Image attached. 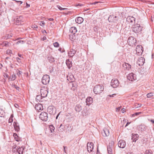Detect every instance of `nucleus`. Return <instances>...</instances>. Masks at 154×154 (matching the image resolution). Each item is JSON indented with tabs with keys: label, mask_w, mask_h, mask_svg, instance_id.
Masks as SVG:
<instances>
[{
	"label": "nucleus",
	"mask_w": 154,
	"mask_h": 154,
	"mask_svg": "<svg viewBox=\"0 0 154 154\" xmlns=\"http://www.w3.org/2000/svg\"><path fill=\"white\" fill-rule=\"evenodd\" d=\"M104 89V87L102 85H97L94 87L93 91L95 94H99L103 91Z\"/></svg>",
	"instance_id": "obj_1"
},
{
	"label": "nucleus",
	"mask_w": 154,
	"mask_h": 154,
	"mask_svg": "<svg viewBox=\"0 0 154 154\" xmlns=\"http://www.w3.org/2000/svg\"><path fill=\"white\" fill-rule=\"evenodd\" d=\"M132 30L133 32L138 33L140 32L142 29V27L140 24L137 23L134 25L132 27Z\"/></svg>",
	"instance_id": "obj_2"
},
{
	"label": "nucleus",
	"mask_w": 154,
	"mask_h": 154,
	"mask_svg": "<svg viewBox=\"0 0 154 154\" xmlns=\"http://www.w3.org/2000/svg\"><path fill=\"white\" fill-rule=\"evenodd\" d=\"M128 42L129 45L132 47H134L136 46V44L137 43V40L134 37L131 36L128 38Z\"/></svg>",
	"instance_id": "obj_3"
},
{
	"label": "nucleus",
	"mask_w": 154,
	"mask_h": 154,
	"mask_svg": "<svg viewBox=\"0 0 154 154\" xmlns=\"http://www.w3.org/2000/svg\"><path fill=\"white\" fill-rule=\"evenodd\" d=\"M48 93V89L47 87H44L40 90V94L42 97H46L47 96Z\"/></svg>",
	"instance_id": "obj_4"
},
{
	"label": "nucleus",
	"mask_w": 154,
	"mask_h": 154,
	"mask_svg": "<svg viewBox=\"0 0 154 154\" xmlns=\"http://www.w3.org/2000/svg\"><path fill=\"white\" fill-rule=\"evenodd\" d=\"M114 143L113 141H111L107 147V151L108 154H112Z\"/></svg>",
	"instance_id": "obj_5"
},
{
	"label": "nucleus",
	"mask_w": 154,
	"mask_h": 154,
	"mask_svg": "<svg viewBox=\"0 0 154 154\" xmlns=\"http://www.w3.org/2000/svg\"><path fill=\"white\" fill-rule=\"evenodd\" d=\"M49 81L50 77L49 75H45L43 76L42 82L43 84L46 85L48 84L49 83Z\"/></svg>",
	"instance_id": "obj_6"
},
{
	"label": "nucleus",
	"mask_w": 154,
	"mask_h": 154,
	"mask_svg": "<svg viewBox=\"0 0 154 154\" xmlns=\"http://www.w3.org/2000/svg\"><path fill=\"white\" fill-rule=\"evenodd\" d=\"M39 118L42 120L46 121L48 119V113L46 112H42L39 115Z\"/></svg>",
	"instance_id": "obj_7"
},
{
	"label": "nucleus",
	"mask_w": 154,
	"mask_h": 154,
	"mask_svg": "<svg viewBox=\"0 0 154 154\" xmlns=\"http://www.w3.org/2000/svg\"><path fill=\"white\" fill-rule=\"evenodd\" d=\"M118 19L119 18L117 16H115L114 15H111L109 16L108 20L110 22L116 23L118 21Z\"/></svg>",
	"instance_id": "obj_8"
},
{
	"label": "nucleus",
	"mask_w": 154,
	"mask_h": 154,
	"mask_svg": "<svg viewBox=\"0 0 154 154\" xmlns=\"http://www.w3.org/2000/svg\"><path fill=\"white\" fill-rule=\"evenodd\" d=\"M128 80L131 81H134L136 80V75L133 73L129 74L127 76Z\"/></svg>",
	"instance_id": "obj_9"
},
{
	"label": "nucleus",
	"mask_w": 154,
	"mask_h": 154,
	"mask_svg": "<svg viewBox=\"0 0 154 154\" xmlns=\"http://www.w3.org/2000/svg\"><path fill=\"white\" fill-rule=\"evenodd\" d=\"M136 50L137 54L138 55H141L143 52V47L140 45H138L136 47Z\"/></svg>",
	"instance_id": "obj_10"
},
{
	"label": "nucleus",
	"mask_w": 154,
	"mask_h": 154,
	"mask_svg": "<svg viewBox=\"0 0 154 154\" xmlns=\"http://www.w3.org/2000/svg\"><path fill=\"white\" fill-rule=\"evenodd\" d=\"M119 85L118 80L117 79H113L111 80V85L113 88H117Z\"/></svg>",
	"instance_id": "obj_11"
},
{
	"label": "nucleus",
	"mask_w": 154,
	"mask_h": 154,
	"mask_svg": "<svg viewBox=\"0 0 154 154\" xmlns=\"http://www.w3.org/2000/svg\"><path fill=\"white\" fill-rule=\"evenodd\" d=\"M94 148V144L92 142H88L87 144V149L89 152H90L93 150Z\"/></svg>",
	"instance_id": "obj_12"
},
{
	"label": "nucleus",
	"mask_w": 154,
	"mask_h": 154,
	"mask_svg": "<svg viewBox=\"0 0 154 154\" xmlns=\"http://www.w3.org/2000/svg\"><path fill=\"white\" fill-rule=\"evenodd\" d=\"M48 112L50 114L54 115L55 113V108L53 106H50L48 107Z\"/></svg>",
	"instance_id": "obj_13"
},
{
	"label": "nucleus",
	"mask_w": 154,
	"mask_h": 154,
	"mask_svg": "<svg viewBox=\"0 0 154 154\" xmlns=\"http://www.w3.org/2000/svg\"><path fill=\"white\" fill-rule=\"evenodd\" d=\"M145 61V60L143 57H140L138 58L137 63L139 66H141L144 64Z\"/></svg>",
	"instance_id": "obj_14"
},
{
	"label": "nucleus",
	"mask_w": 154,
	"mask_h": 154,
	"mask_svg": "<svg viewBox=\"0 0 154 154\" xmlns=\"http://www.w3.org/2000/svg\"><path fill=\"white\" fill-rule=\"evenodd\" d=\"M118 144L119 147L120 148H124L125 146L126 143L124 140H120L119 141Z\"/></svg>",
	"instance_id": "obj_15"
},
{
	"label": "nucleus",
	"mask_w": 154,
	"mask_h": 154,
	"mask_svg": "<svg viewBox=\"0 0 154 154\" xmlns=\"http://www.w3.org/2000/svg\"><path fill=\"white\" fill-rule=\"evenodd\" d=\"M23 17L22 16H20L18 17L16 19L15 23L17 25L22 24L23 22L22 21Z\"/></svg>",
	"instance_id": "obj_16"
},
{
	"label": "nucleus",
	"mask_w": 154,
	"mask_h": 154,
	"mask_svg": "<svg viewBox=\"0 0 154 154\" xmlns=\"http://www.w3.org/2000/svg\"><path fill=\"white\" fill-rule=\"evenodd\" d=\"M127 22L130 23H133L135 21V18L131 16H129L126 18Z\"/></svg>",
	"instance_id": "obj_17"
},
{
	"label": "nucleus",
	"mask_w": 154,
	"mask_h": 154,
	"mask_svg": "<svg viewBox=\"0 0 154 154\" xmlns=\"http://www.w3.org/2000/svg\"><path fill=\"white\" fill-rule=\"evenodd\" d=\"M35 109L39 111L43 109L42 105L40 104H36L35 106Z\"/></svg>",
	"instance_id": "obj_18"
},
{
	"label": "nucleus",
	"mask_w": 154,
	"mask_h": 154,
	"mask_svg": "<svg viewBox=\"0 0 154 154\" xmlns=\"http://www.w3.org/2000/svg\"><path fill=\"white\" fill-rule=\"evenodd\" d=\"M13 125L15 131H20V127L19 124L16 122H14L13 124Z\"/></svg>",
	"instance_id": "obj_19"
},
{
	"label": "nucleus",
	"mask_w": 154,
	"mask_h": 154,
	"mask_svg": "<svg viewBox=\"0 0 154 154\" xmlns=\"http://www.w3.org/2000/svg\"><path fill=\"white\" fill-rule=\"evenodd\" d=\"M93 102V98L91 97H88L86 100V105L89 106V105L92 103Z\"/></svg>",
	"instance_id": "obj_20"
},
{
	"label": "nucleus",
	"mask_w": 154,
	"mask_h": 154,
	"mask_svg": "<svg viewBox=\"0 0 154 154\" xmlns=\"http://www.w3.org/2000/svg\"><path fill=\"white\" fill-rule=\"evenodd\" d=\"M77 29L75 27H72L70 28L69 31L73 35H75V33L77 32Z\"/></svg>",
	"instance_id": "obj_21"
},
{
	"label": "nucleus",
	"mask_w": 154,
	"mask_h": 154,
	"mask_svg": "<svg viewBox=\"0 0 154 154\" xmlns=\"http://www.w3.org/2000/svg\"><path fill=\"white\" fill-rule=\"evenodd\" d=\"M76 51L72 48L70 50L69 52V55L70 57H72L76 53Z\"/></svg>",
	"instance_id": "obj_22"
},
{
	"label": "nucleus",
	"mask_w": 154,
	"mask_h": 154,
	"mask_svg": "<svg viewBox=\"0 0 154 154\" xmlns=\"http://www.w3.org/2000/svg\"><path fill=\"white\" fill-rule=\"evenodd\" d=\"M66 63L68 69H70L71 67H72V62L70 61L69 59L66 60Z\"/></svg>",
	"instance_id": "obj_23"
},
{
	"label": "nucleus",
	"mask_w": 154,
	"mask_h": 154,
	"mask_svg": "<svg viewBox=\"0 0 154 154\" xmlns=\"http://www.w3.org/2000/svg\"><path fill=\"white\" fill-rule=\"evenodd\" d=\"M103 135L104 136H107L109 135V130L108 129L105 128L103 129L102 132Z\"/></svg>",
	"instance_id": "obj_24"
},
{
	"label": "nucleus",
	"mask_w": 154,
	"mask_h": 154,
	"mask_svg": "<svg viewBox=\"0 0 154 154\" xmlns=\"http://www.w3.org/2000/svg\"><path fill=\"white\" fill-rule=\"evenodd\" d=\"M83 19L81 17H78L75 19L76 22L79 24L82 23L83 21Z\"/></svg>",
	"instance_id": "obj_25"
},
{
	"label": "nucleus",
	"mask_w": 154,
	"mask_h": 154,
	"mask_svg": "<svg viewBox=\"0 0 154 154\" xmlns=\"http://www.w3.org/2000/svg\"><path fill=\"white\" fill-rule=\"evenodd\" d=\"M75 109L76 112H79L82 110V107L79 104H77L75 107Z\"/></svg>",
	"instance_id": "obj_26"
},
{
	"label": "nucleus",
	"mask_w": 154,
	"mask_h": 154,
	"mask_svg": "<svg viewBox=\"0 0 154 154\" xmlns=\"http://www.w3.org/2000/svg\"><path fill=\"white\" fill-rule=\"evenodd\" d=\"M24 150V148H23L22 147L20 148V147L18 148V147L16 149V150H17V152H18L19 154H23V151Z\"/></svg>",
	"instance_id": "obj_27"
},
{
	"label": "nucleus",
	"mask_w": 154,
	"mask_h": 154,
	"mask_svg": "<svg viewBox=\"0 0 154 154\" xmlns=\"http://www.w3.org/2000/svg\"><path fill=\"white\" fill-rule=\"evenodd\" d=\"M64 126L61 124L60 126L58 127V130L60 132H63L64 131Z\"/></svg>",
	"instance_id": "obj_28"
},
{
	"label": "nucleus",
	"mask_w": 154,
	"mask_h": 154,
	"mask_svg": "<svg viewBox=\"0 0 154 154\" xmlns=\"http://www.w3.org/2000/svg\"><path fill=\"white\" fill-rule=\"evenodd\" d=\"M41 95H38L36 96L35 98L37 102H42Z\"/></svg>",
	"instance_id": "obj_29"
},
{
	"label": "nucleus",
	"mask_w": 154,
	"mask_h": 154,
	"mask_svg": "<svg viewBox=\"0 0 154 154\" xmlns=\"http://www.w3.org/2000/svg\"><path fill=\"white\" fill-rule=\"evenodd\" d=\"M138 136L137 134H134L132 136L131 139L133 141L135 142L138 140Z\"/></svg>",
	"instance_id": "obj_30"
},
{
	"label": "nucleus",
	"mask_w": 154,
	"mask_h": 154,
	"mask_svg": "<svg viewBox=\"0 0 154 154\" xmlns=\"http://www.w3.org/2000/svg\"><path fill=\"white\" fill-rule=\"evenodd\" d=\"M69 38L72 41L75 40L76 39V36L75 35L71 34L69 35Z\"/></svg>",
	"instance_id": "obj_31"
},
{
	"label": "nucleus",
	"mask_w": 154,
	"mask_h": 154,
	"mask_svg": "<svg viewBox=\"0 0 154 154\" xmlns=\"http://www.w3.org/2000/svg\"><path fill=\"white\" fill-rule=\"evenodd\" d=\"M48 60L51 63L55 61V59L52 56L49 57L48 58Z\"/></svg>",
	"instance_id": "obj_32"
},
{
	"label": "nucleus",
	"mask_w": 154,
	"mask_h": 154,
	"mask_svg": "<svg viewBox=\"0 0 154 154\" xmlns=\"http://www.w3.org/2000/svg\"><path fill=\"white\" fill-rule=\"evenodd\" d=\"M23 73V72L20 71L19 70H17V75L19 77H22V74Z\"/></svg>",
	"instance_id": "obj_33"
},
{
	"label": "nucleus",
	"mask_w": 154,
	"mask_h": 154,
	"mask_svg": "<svg viewBox=\"0 0 154 154\" xmlns=\"http://www.w3.org/2000/svg\"><path fill=\"white\" fill-rule=\"evenodd\" d=\"M125 65L126 66V68L127 69L129 70L131 68V66L128 63H125L123 65V66L125 67Z\"/></svg>",
	"instance_id": "obj_34"
},
{
	"label": "nucleus",
	"mask_w": 154,
	"mask_h": 154,
	"mask_svg": "<svg viewBox=\"0 0 154 154\" xmlns=\"http://www.w3.org/2000/svg\"><path fill=\"white\" fill-rule=\"evenodd\" d=\"M146 96L148 98H150L152 96H154V93L150 92L147 94Z\"/></svg>",
	"instance_id": "obj_35"
},
{
	"label": "nucleus",
	"mask_w": 154,
	"mask_h": 154,
	"mask_svg": "<svg viewBox=\"0 0 154 154\" xmlns=\"http://www.w3.org/2000/svg\"><path fill=\"white\" fill-rule=\"evenodd\" d=\"M6 54L9 55L10 57L11 56V54H13L11 50L10 49H8L6 51Z\"/></svg>",
	"instance_id": "obj_36"
},
{
	"label": "nucleus",
	"mask_w": 154,
	"mask_h": 154,
	"mask_svg": "<svg viewBox=\"0 0 154 154\" xmlns=\"http://www.w3.org/2000/svg\"><path fill=\"white\" fill-rule=\"evenodd\" d=\"M39 25L44 27L45 24V23L44 21H39L38 22Z\"/></svg>",
	"instance_id": "obj_37"
},
{
	"label": "nucleus",
	"mask_w": 154,
	"mask_h": 154,
	"mask_svg": "<svg viewBox=\"0 0 154 154\" xmlns=\"http://www.w3.org/2000/svg\"><path fill=\"white\" fill-rule=\"evenodd\" d=\"M49 128L51 132L52 133L53 131H54L55 128L54 127L53 125H51L49 126Z\"/></svg>",
	"instance_id": "obj_38"
},
{
	"label": "nucleus",
	"mask_w": 154,
	"mask_h": 154,
	"mask_svg": "<svg viewBox=\"0 0 154 154\" xmlns=\"http://www.w3.org/2000/svg\"><path fill=\"white\" fill-rule=\"evenodd\" d=\"M13 136L15 140L17 141H18L19 140V139L18 138V136L16 134H14Z\"/></svg>",
	"instance_id": "obj_39"
},
{
	"label": "nucleus",
	"mask_w": 154,
	"mask_h": 154,
	"mask_svg": "<svg viewBox=\"0 0 154 154\" xmlns=\"http://www.w3.org/2000/svg\"><path fill=\"white\" fill-rule=\"evenodd\" d=\"M145 154H152V153L151 150H147L145 151Z\"/></svg>",
	"instance_id": "obj_40"
},
{
	"label": "nucleus",
	"mask_w": 154,
	"mask_h": 154,
	"mask_svg": "<svg viewBox=\"0 0 154 154\" xmlns=\"http://www.w3.org/2000/svg\"><path fill=\"white\" fill-rule=\"evenodd\" d=\"M5 112L2 109L0 108V116L2 117L4 114Z\"/></svg>",
	"instance_id": "obj_41"
},
{
	"label": "nucleus",
	"mask_w": 154,
	"mask_h": 154,
	"mask_svg": "<svg viewBox=\"0 0 154 154\" xmlns=\"http://www.w3.org/2000/svg\"><path fill=\"white\" fill-rule=\"evenodd\" d=\"M141 113V112H136L131 115V117H134L135 116H137Z\"/></svg>",
	"instance_id": "obj_42"
},
{
	"label": "nucleus",
	"mask_w": 154,
	"mask_h": 154,
	"mask_svg": "<svg viewBox=\"0 0 154 154\" xmlns=\"http://www.w3.org/2000/svg\"><path fill=\"white\" fill-rule=\"evenodd\" d=\"M16 78V76L14 74H13L11 76V81L14 80Z\"/></svg>",
	"instance_id": "obj_43"
},
{
	"label": "nucleus",
	"mask_w": 154,
	"mask_h": 154,
	"mask_svg": "<svg viewBox=\"0 0 154 154\" xmlns=\"http://www.w3.org/2000/svg\"><path fill=\"white\" fill-rule=\"evenodd\" d=\"M140 128L141 130L142 131H144L145 129H146L145 126L144 125H141Z\"/></svg>",
	"instance_id": "obj_44"
},
{
	"label": "nucleus",
	"mask_w": 154,
	"mask_h": 154,
	"mask_svg": "<svg viewBox=\"0 0 154 154\" xmlns=\"http://www.w3.org/2000/svg\"><path fill=\"white\" fill-rule=\"evenodd\" d=\"M53 45L55 47H58L59 46V44L57 42H55L53 43Z\"/></svg>",
	"instance_id": "obj_45"
},
{
	"label": "nucleus",
	"mask_w": 154,
	"mask_h": 154,
	"mask_svg": "<svg viewBox=\"0 0 154 154\" xmlns=\"http://www.w3.org/2000/svg\"><path fill=\"white\" fill-rule=\"evenodd\" d=\"M4 77L8 78L9 79H10L11 78L6 73H4Z\"/></svg>",
	"instance_id": "obj_46"
},
{
	"label": "nucleus",
	"mask_w": 154,
	"mask_h": 154,
	"mask_svg": "<svg viewBox=\"0 0 154 154\" xmlns=\"http://www.w3.org/2000/svg\"><path fill=\"white\" fill-rule=\"evenodd\" d=\"M3 44L6 47L9 46L8 42H5L3 43Z\"/></svg>",
	"instance_id": "obj_47"
},
{
	"label": "nucleus",
	"mask_w": 154,
	"mask_h": 154,
	"mask_svg": "<svg viewBox=\"0 0 154 154\" xmlns=\"http://www.w3.org/2000/svg\"><path fill=\"white\" fill-rule=\"evenodd\" d=\"M31 27L33 29L38 28V26L37 25L35 24H34L32 25Z\"/></svg>",
	"instance_id": "obj_48"
},
{
	"label": "nucleus",
	"mask_w": 154,
	"mask_h": 154,
	"mask_svg": "<svg viewBox=\"0 0 154 154\" xmlns=\"http://www.w3.org/2000/svg\"><path fill=\"white\" fill-rule=\"evenodd\" d=\"M57 7L59 9H60V10H61L66 9V8H63L59 5H57Z\"/></svg>",
	"instance_id": "obj_49"
},
{
	"label": "nucleus",
	"mask_w": 154,
	"mask_h": 154,
	"mask_svg": "<svg viewBox=\"0 0 154 154\" xmlns=\"http://www.w3.org/2000/svg\"><path fill=\"white\" fill-rule=\"evenodd\" d=\"M58 50L60 51L61 52H63L65 51V50L64 49H62L61 48H60L58 49Z\"/></svg>",
	"instance_id": "obj_50"
},
{
	"label": "nucleus",
	"mask_w": 154,
	"mask_h": 154,
	"mask_svg": "<svg viewBox=\"0 0 154 154\" xmlns=\"http://www.w3.org/2000/svg\"><path fill=\"white\" fill-rule=\"evenodd\" d=\"M14 87L17 89V90H18L19 89V88L16 85H14Z\"/></svg>",
	"instance_id": "obj_51"
},
{
	"label": "nucleus",
	"mask_w": 154,
	"mask_h": 154,
	"mask_svg": "<svg viewBox=\"0 0 154 154\" xmlns=\"http://www.w3.org/2000/svg\"><path fill=\"white\" fill-rule=\"evenodd\" d=\"M16 60H17V61L18 62H19V63L21 62V61H20L21 59L20 58L18 57H16Z\"/></svg>",
	"instance_id": "obj_52"
},
{
	"label": "nucleus",
	"mask_w": 154,
	"mask_h": 154,
	"mask_svg": "<svg viewBox=\"0 0 154 154\" xmlns=\"http://www.w3.org/2000/svg\"><path fill=\"white\" fill-rule=\"evenodd\" d=\"M13 119L12 118H10L9 119L8 122L9 123H11L13 122Z\"/></svg>",
	"instance_id": "obj_53"
},
{
	"label": "nucleus",
	"mask_w": 154,
	"mask_h": 154,
	"mask_svg": "<svg viewBox=\"0 0 154 154\" xmlns=\"http://www.w3.org/2000/svg\"><path fill=\"white\" fill-rule=\"evenodd\" d=\"M23 41L20 40V41H18L17 42L16 44H19L20 43H21V42H22V43H23Z\"/></svg>",
	"instance_id": "obj_54"
},
{
	"label": "nucleus",
	"mask_w": 154,
	"mask_h": 154,
	"mask_svg": "<svg viewBox=\"0 0 154 154\" xmlns=\"http://www.w3.org/2000/svg\"><path fill=\"white\" fill-rule=\"evenodd\" d=\"M100 2H94L93 3H92V4H91V5H95L96 4H97L98 3H100Z\"/></svg>",
	"instance_id": "obj_55"
},
{
	"label": "nucleus",
	"mask_w": 154,
	"mask_h": 154,
	"mask_svg": "<svg viewBox=\"0 0 154 154\" xmlns=\"http://www.w3.org/2000/svg\"><path fill=\"white\" fill-rule=\"evenodd\" d=\"M48 20L49 21H53L54 20V19L52 18H49L48 19Z\"/></svg>",
	"instance_id": "obj_56"
},
{
	"label": "nucleus",
	"mask_w": 154,
	"mask_h": 154,
	"mask_svg": "<svg viewBox=\"0 0 154 154\" xmlns=\"http://www.w3.org/2000/svg\"><path fill=\"white\" fill-rule=\"evenodd\" d=\"M16 2L18 3H19L20 4H21L23 2H22L21 1H16Z\"/></svg>",
	"instance_id": "obj_57"
},
{
	"label": "nucleus",
	"mask_w": 154,
	"mask_h": 154,
	"mask_svg": "<svg viewBox=\"0 0 154 154\" xmlns=\"http://www.w3.org/2000/svg\"><path fill=\"white\" fill-rule=\"evenodd\" d=\"M122 113H124L125 112V109L123 108L122 109Z\"/></svg>",
	"instance_id": "obj_58"
},
{
	"label": "nucleus",
	"mask_w": 154,
	"mask_h": 154,
	"mask_svg": "<svg viewBox=\"0 0 154 154\" xmlns=\"http://www.w3.org/2000/svg\"><path fill=\"white\" fill-rule=\"evenodd\" d=\"M46 39V37L45 36H44L43 37L42 40L43 41H44Z\"/></svg>",
	"instance_id": "obj_59"
},
{
	"label": "nucleus",
	"mask_w": 154,
	"mask_h": 154,
	"mask_svg": "<svg viewBox=\"0 0 154 154\" xmlns=\"http://www.w3.org/2000/svg\"><path fill=\"white\" fill-rule=\"evenodd\" d=\"M26 7L28 8L30 7V5L29 4H28L27 3H26Z\"/></svg>",
	"instance_id": "obj_60"
},
{
	"label": "nucleus",
	"mask_w": 154,
	"mask_h": 154,
	"mask_svg": "<svg viewBox=\"0 0 154 154\" xmlns=\"http://www.w3.org/2000/svg\"><path fill=\"white\" fill-rule=\"evenodd\" d=\"M90 9V8H88V9H84V10H83V11L84 12V11H85L87 10H89Z\"/></svg>",
	"instance_id": "obj_61"
},
{
	"label": "nucleus",
	"mask_w": 154,
	"mask_h": 154,
	"mask_svg": "<svg viewBox=\"0 0 154 154\" xmlns=\"http://www.w3.org/2000/svg\"><path fill=\"white\" fill-rule=\"evenodd\" d=\"M66 146H63V151H64V152L65 153H66V150H65V148H66Z\"/></svg>",
	"instance_id": "obj_62"
},
{
	"label": "nucleus",
	"mask_w": 154,
	"mask_h": 154,
	"mask_svg": "<svg viewBox=\"0 0 154 154\" xmlns=\"http://www.w3.org/2000/svg\"><path fill=\"white\" fill-rule=\"evenodd\" d=\"M130 122H128L126 125L125 126V127H126L128 125H129L130 124Z\"/></svg>",
	"instance_id": "obj_63"
},
{
	"label": "nucleus",
	"mask_w": 154,
	"mask_h": 154,
	"mask_svg": "<svg viewBox=\"0 0 154 154\" xmlns=\"http://www.w3.org/2000/svg\"><path fill=\"white\" fill-rule=\"evenodd\" d=\"M150 121L152 122V123L154 124V120L152 119H151L150 120Z\"/></svg>",
	"instance_id": "obj_64"
}]
</instances>
